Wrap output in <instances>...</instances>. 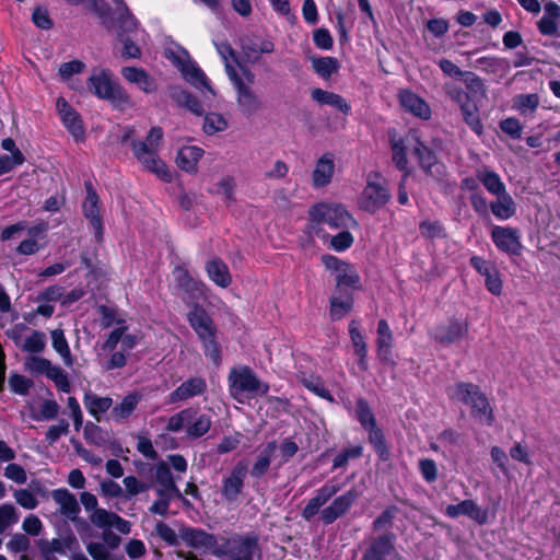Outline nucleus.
<instances>
[{"label": "nucleus", "instance_id": "393cba45", "mask_svg": "<svg viewBox=\"0 0 560 560\" xmlns=\"http://www.w3.org/2000/svg\"><path fill=\"white\" fill-rule=\"evenodd\" d=\"M207 390L206 380L200 376H192L183 382L168 396V402L176 404L195 396H200Z\"/></svg>", "mask_w": 560, "mask_h": 560}, {"label": "nucleus", "instance_id": "4468645a", "mask_svg": "<svg viewBox=\"0 0 560 560\" xmlns=\"http://www.w3.org/2000/svg\"><path fill=\"white\" fill-rule=\"evenodd\" d=\"M132 151L137 160L144 165V167L156 174L162 180L170 183L172 174L166 164L158 156L156 150L149 148L147 142H131Z\"/></svg>", "mask_w": 560, "mask_h": 560}, {"label": "nucleus", "instance_id": "6e6552de", "mask_svg": "<svg viewBox=\"0 0 560 560\" xmlns=\"http://www.w3.org/2000/svg\"><path fill=\"white\" fill-rule=\"evenodd\" d=\"M310 219L315 224H327L330 229L357 228L358 222L345 206L319 202L308 210Z\"/></svg>", "mask_w": 560, "mask_h": 560}, {"label": "nucleus", "instance_id": "6ab92c4d", "mask_svg": "<svg viewBox=\"0 0 560 560\" xmlns=\"http://www.w3.org/2000/svg\"><path fill=\"white\" fill-rule=\"evenodd\" d=\"M491 238L500 252L510 256L521 255L522 244L516 229L494 225L491 231Z\"/></svg>", "mask_w": 560, "mask_h": 560}, {"label": "nucleus", "instance_id": "a18cd8bd", "mask_svg": "<svg viewBox=\"0 0 560 560\" xmlns=\"http://www.w3.org/2000/svg\"><path fill=\"white\" fill-rule=\"evenodd\" d=\"M37 546L45 560H57L54 553H66L63 544L59 538H54L50 541L47 539H39L37 541Z\"/></svg>", "mask_w": 560, "mask_h": 560}, {"label": "nucleus", "instance_id": "423d86ee", "mask_svg": "<svg viewBox=\"0 0 560 560\" xmlns=\"http://www.w3.org/2000/svg\"><path fill=\"white\" fill-rule=\"evenodd\" d=\"M86 86L97 98L109 101L116 107H125L131 103L125 89L113 80L109 69L93 72L86 81Z\"/></svg>", "mask_w": 560, "mask_h": 560}, {"label": "nucleus", "instance_id": "9b49d317", "mask_svg": "<svg viewBox=\"0 0 560 560\" xmlns=\"http://www.w3.org/2000/svg\"><path fill=\"white\" fill-rule=\"evenodd\" d=\"M173 277L176 287L187 295L188 301L186 304L188 306L206 300V284L201 280L194 278L185 264L175 266Z\"/></svg>", "mask_w": 560, "mask_h": 560}, {"label": "nucleus", "instance_id": "bb28decb", "mask_svg": "<svg viewBox=\"0 0 560 560\" xmlns=\"http://www.w3.org/2000/svg\"><path fill=\"white\" fill-rule=\"evenodd\" d=\"M334 172V155L329 152H326L316 162L312 174L313 186L316 188L327 186L331 182Z\"/></svg>", "mask_w": 560, "mask_h": 560}, {"label": "nucleus", "instance_id": "473e14b6", "mask_svg": "<svg viewBox=\"0 0 560 560\" xmlns=\"http://www.w3.org/2000/svg\"><path fill=\"white\" fill-rule=\"evenodd\" d=\"M83 404L88 412L96 420L101 421L102 415L110 409L113 399L108 396L101 397L89 390L84 394Z\"/></svg>", "mask_w": 560, "mask_h": 560}, {"label": "nucleus", "instance_id": "dca6fc26", "mask_svg": "<svg viewBox=\"0 0 560 560\" xmlns=\"http://www.w3.org/2000/svg\"><path fill=\"white\" fill-rule=\"evenodd\" d=\"M358 498L359 492L353 488L336 497L328 506L320 511V521L325 525L335 523L348 513Z\"/></svg>", "mask_w": 560, "mask_h": 560}, {"label": "nucleus", "instance_id": "774afa93", "mask_svg": "<svg viewBox=\"0 0 560 560\" xmlns=\"http://www.w3.org/2000/svg\"><path fill=\"white\" fill-rule=\"evenodd\" d=\"M115 517H117V514L114 512H108L105 509H96L91 520L92 523L100 528H110Z\"/></svg>", "mask_w": 560, "mask_h": 560}, {"label": "nucleus", "instance_id": "412c9836", "mask_svg": "<svg viewBox=\"0 0 560 560\" xmlns=\"http://www.w3.org/2000/svg\"><path fill=\"white\" fill-rule=\"evenodd\" d=\"M340 486L338 483L326 482L315 492V495L308 500L306 505L303 508L301 515L310 522L317 513L320 508L326 504L338 491Z\"/></svg>", "mask_w": 560, "mask_h": 560}, {"label": "nucleus", "instance_id": "ea45409f", "mask_svg": "<svg viewBox=\"0 0 560 560\" xmlns=\"http://www.w3.org/2000/svg\"><path fill=\"white\" fill-rule=\"evenodd\" d=\"M197 413L198 409L194 407H188L180 410L179 412L170 417L165 428L166 431L179 432L184 427L187 428V425L195 419Z\"/></svg>", "mask_w": 560, "mask_h": 560}, {"label": "nucleus", "instance_id": "ddd939ff", "mask_svg": "<svg viewBox=\"0 0 560 560\" xmlns=\"http://www.w3.org/2000/svg\"><path fill=\"white\" fill-rule=\"evenodd\" d=\"M468 322L453 316L445 324L435 326L430 331V337L440 345L448 346L463 340L468 335Z\"/></svg>", "mask_w": 560, "mask_h": 560}, {"label": "nucleus", "instance_id": "49530a36", "mask_svg": "<svg viewBox=\"0 0 560 560\" xmlns=\"http://www.w3.org/2000/svg\"><path fill=\"white\" fill-rule=\"evenodd\" d=\"M363 455V446L354 445L348 448H343L332 459V469L347 467L350 459L359 458Z\"/></svg>", "mask_w": 560, "mask_h": 560}, {"label": "nucleus", "instance_id": "680f3d73", "mask_svg": "<svg viewBox=\"0 0 560 560\" xmlns=\"http://www.w3.org/2000/svg\"><path fill=\"white\" fill-rule=\"evenodd\" d=\"M122 483L126 487L127 494L125 497L127 498L138 495L150 488L148 483L140 481L132 475L125 477Z\"/></svg>", "mask_w": 560, "mask_h": 560}, {"label": "nucleus", "instance_id": "4c0bfd02", "mask_svg": "<svg viewBox=\"0 0 560 560\" xmlns=\"http://www.w3.org/2000/svg\"><path fill=\"white\" fill-rule=\"evenodd\" d=\"M389 144L393 163L399 171L408 175L407 149L404 139L396 138L395 133H389Z\"/></svg>", "mask_w": 560, "mask_h": 560}, {"label": "nucleus", "instance_id": "4d7b16f0", "mask_svg": "<svg viewBox=\"0 0 560 560\" xmlns=\"http://www.w3.org/2000/svg\"><path fill=\"white\" fill-rule=\"evenodd\" d=\"M353 242V235L348 231V229H343L341 232L331 237L330 246L334 250L340 253L350 248Z\"/></svg>", "mask_w": 560, "mask_h": 560}, {"label": "nucleus", "instance_id": "72a5a7b5", "mask_svg": "<svg viewBox=\"0 0 560 560\" xmlns=\"http://www.w3.org/2000/svg\"><path fill=\"white\" fill-rule=\"evenodd\" d=\"M489 208L492 214L502 221L512 218L516 212V205L508 192L497 196V200L491 201Z\"/></svg>", "mask_w": 560, "mask_h": 560}, {"label": "nucleus", "instance_id": "c85d7f7f", "mask_svg": "<svg viewBox=\"0 0 560 560\" xmlns=\"http://www.w3.org/2000/svg\"><path fill=\"white\" fill-rule=\"evenodd\" d=\"M311 96L313 101L317 102L320 105H329L343 115L348 116L351 114V106L341 95L336 94L334 92L325 91L320 88H316L312 90Z\"/></svg>", "mask_w": 560, "mask_h": 560}, {"label": "nucleus", "instance_id": "5701e85b", "mask_svg": "<svg viewBox=\"0 0 560 560\" xmlns=\"http://www.w3.org/2000/svg\"><path fill=\"white\" fill-rule=\"evenodd\" d=\"M396 534L393 532H384L370 541V546L364 555L372 560H386L388 556L395 552Z\"/></svg>", "mask_w": 560, "mask_h": 560}, {"label": "nucleus", "instance_id": "f257e3e1", "mask_svg": "<svg viewBox=\"0 0 560 560\" xmlns=\"http://www.w3.org/2000/svg\"><path fill=\"white\" fill-rule=\"evenodd\" d=\"M463 81L466 89L452 86L447 90V95L459 106L464 122L480 137L483 133V125L480 119L478 103L486 97L485 84L471 71H465Z\"/></svg>", "mask_w": 560, "mask_h": 560}, {"label": "nucleus", "instance_id": "09e8293b", "mask_svg": "<svg viewBox=\"0 0 560 560\" xmlns=\"http://www.w3.org/2000/svg\"><path fill=\"white\" fill-rule=\"evenodd\" d=\"M52 348L59 353L66 363H71V351L62 329L51 331Z\"/></svg>", "mask_w": 560, "mask_h": 560}, {"label": "nucleus", "instance_id": "f03ea898", "mask_svg": "<svg viewBox=\"0 0 560 560\" xmlns=\"http://www.w3.org/2000/svg\"><path fill=\"white\" fill-rule=\"evenodd\" d=\"M187 322L201 342L205 357L215 366L222 363V346L218 340V327L207 310L195 303L189 306Z\"/></svg>", "mask_w": 560, "mask_h": 560}, {"label": "nucleus", "instance_id": "37998d69", "mask_svg": "<svg viewBox=\"0 0 560 560\" xmlns=\"http://www.w3.org/2000/svg\"><path fill=\"white\" fill-rule=\"evenodd\" d=\"M83 434L89 443L98 447L106 444L108 438V432L92 421L85 423Z\"/></svg>", "mask_w": 560, "mask_h": 560}, {"label": "nucleus", "instance_id": "603ef678", "mask_svg": "<svg viewBox=\"0 0 560 560\" xmlns=\"http://www.w3.org/2000/svg\"><path fill=\"white\" fill-rule=\"evenodd\" d=\"M46 376L51 380L57 388L62 393H70L71 385L67 374L60 366L50 365Z\"/></svg>", "mask_w": 560, "mask_h": 560}, {"label": "nucleus", "instance_id": "0e129e2a", "mask_svg": "<svg viewBox=\"0 0 560 560\" xmlns=\"http://www.w3.org/2000/svg\"><path fill=\"white\" fill-rule=\"evenodd\" d=\"M314 45L323 50H330L334 46V39L327 28H317L313 32Z\"/></svg>", "mask_w": 560, "mask_h": 560}, {"label": "nucleus", "instance_id": "a211bd4d", "mask_svg": "<svg viewBox=\"0 0 560 560\" xmlns=\"http://www.w3.org/2000/svg\"><path fill=\"white\" fill-rule=\"evenodd\" d=\"M86 196L82 203L84 217L90 221L97 241L103 238V221L100 214V198L90 180L84 183Z\"/></svg>", "mask_w": 560, "mask_h": 560}, {"label": "nucleus", "instance_id": "2f4dec72", "mask_svg": "<svg viewBox=\"0 0 560 560\" xmlns=\"http://www.w3.org/2000/svg\"><path fill=\"white\" fill-rule=\"evenodd\" d=\"M276 450V441H270L264 446L249 470L252 478L260 479L268 472Z\"/></svg>", "mask_w": 560, "mask_h": 560}, {"label": "nucleus", "instance_id": "f3484780", "mask_svg": "<svg viewBox=\"0 0 560 560\" xmlns=\"http://www.w3.org/2000/svg\"><path fill=\"white\" fill-rule=\"evenodd\" d=\"M444 513L450 518H457L465 515L478 525L488 524L490 518L489 509L479 506L476 501L471 499L463 500L457 504L447 505Z\"/></svg>", "mask_w": 560, "mask_h": 560}, {"label": "nucleus", "instance_id": "79ce46f5", "mask_svg": "<svg viewBox=\"0 0 560 560\" xmlns=\"http://www.w3.org/2000/svg\"><path fill=\"white\" fill-rule=\"evenodd\" d=\"M399 509L397 505L392 504L386 506L380 515L372 522L373 532H389L388 529L393 526V522L398 513Z\"/></svg>", "mask_w": 560, "mask_h": 560}, {"label": "nucleus", "instance_id": "4be33fe9", "mask_svg": "<svg viewBox=\"0 0 560 560\" xmlns=\"http://www.w3.org/2000/svg\"><path fill=\"white\" fill-rule=\"evenodd\" d=\"M398 101L404 110L423 120L431 118L432 112L429 104L411 90L404 89L398 93Z\"/></svg>", "mask_w": 560, "mask_h": 560}, {"label": "nucleus", "instance_id": "f704fd0d", "mask_svg": "<svg viewBox=\"0 0 560 560\" xmlns=\"http://www.w3.org/2000/svg\"><path fill=\"white\" fill-rule=\"evenodd\" d=\"M413 155L418 159L420 167L427 174H431L432 167L438 164V156L435 152L425 145L419 138L416 139Z\"/></svg>", "mask_w": 560, "mask_h": 560}, {"label": "nucleus", "instance_id": "6e6d98bb", "mask_svg": "<svg viewBox=\"0 0 560 560\" xmlns=\"http://www.w3.org/2000/svg\"><path fill=\"white\" fill-rule=\"evenodd\" d=\"M19 521L15 508L11 503L0 505V534H2L10 525Z\"/></svg>", "mask_w": 560, "mask_h": 560}, {"label": "nucleus", "instance_id": "864d4df0", "mask_svg": "<svg viewBox=\"0 0 560 560\" xmlns=\"http://www.w3.org/2000/svg\"><path fill=\"white\" fill-rule=\"evenodd\" d=\"M9 385L14 394L25 396L34 385L33 381L21 374H12L9 378Z\"/></svg>", "mask_w": 560, "mask_h": 560}, {"label": "nucleus", "instance_id": "58836bf2", "mask_svg": "<svg viewBox=\"0 0 560 560\" xmlns=\"http://www.w3.org/2000/svg\"><path fill=\"white\" fill-rule=\"evenodd\" d=\"M313 70L323 79L327 80L340 69V63L336 57H314L312 59Z\"/></svg>", "mask_w": 560, "mask_h": 560}, {"label": "nucleus", "instance_id": "9d476101", "mask_svg": "<svg viewBox=\"0 0 560 560\" xmlns=\"http://www.w3.org/2000/svg\"><path fill=\"white\" fill-rule=\"evenodd\" d=\"M372 178L381 179L382 175L378 172L368 175L366 185L359 198V207L361 210L374 214L388 203L392 195L385 185Z\"/></svg>", "mask_w": 560, "mask_h": 560}, {"label": "nucleus", "instance_id": "c756f323", "mask_svg": "<svg viewBox=\"0 0 560 560\" xmlns=\"http://www.w3.org/2000/svg\"><path fill=\"white\" fill-rule=\"evenodd\" d=\"M52 499L60 506V513L70 520H74L81 509L73 493L67 488L55 489L51 493Z\"/></svg>", "mask_w": 560, "mask_h": 560}, {"label": "nucleus", "instance_id": "052dcab7", "mask_svg": "<svg viewBox=\"0 0 560 560\" xmlns=\"http://www.w3.org/2000/svg\"><path fill=\"white\" fill-rule=\"evenodd\" d=\"M34 25L40 30L48 31L52 28L54 23L49 16L48 10L44 7H36L32 13Z\"/></svg>", "mask_w": 560, "mask_h": 560}, {"label": "nucleus", "instance_id": "5fc2aeb1", "mask_svg": "<svg viewBox=\"0 0 560 560\" xmlns=\"http://www.w3.org/2000/svg\"><path fill=\"white\" fill-rule=\"evenodd\" d=\"M46 336L43 331L34 330L24 342V350L30 353H39L45 349Z\"/></svg>", "mask_w": 560, "mask_h": 560}, {"label": "nucleus", "instance_id": "a878e982", "mask_svg": "<svg viewBox=\"0 0 560 560\" xmlns=\"http://www.w3.org/2000/svg\"><path fill=\"white\" fill-rule=\"evenodd\" d=\"M354 306L352 292H336L329 298V317L332 322L342 319Z\"/></svg>", "mask_w": 560, "mask_h": 560}, {"label": "nucleus", "instance_id": "c03bdc74", "mask_svg": "<svg viewBox=\"0 0 560 560\" xmlns=\"http://www.w3.org/2000/svg\"><path fill=\"white\" fill-rule=\"evenodd\" d=\"M420 234L429 240L445 238L447 236L446 230L443 223L439 220L429 221L423 220L419 223Z\"/></svg>", "mask_w": 560, "mask_h": 560}, {"label": "nucleus", "instance_id": "0eeeda50", "mask_svg": "<svg viewBox=\"0 0 560 560\" xmlns=\"http://www.w3.org/2000/svg\"><path fill=\"white\" fill-rule=\"evenodd\" d=\"M221 544L212 550V555L222 558L229 557L232 560H253L258 549V536L256 534L241 535L232 534L229 537H221Z\"/></svg>", "mask_w": 560, "mask_h": 560}, {"label": "nucleus", "instance_id": "bf43d9fd", "mask_svg": "<svg viewBox=\"0 0 560 560\" xmlns=\"http://www.w3.org/2000/svg\"><path fill=\"white\" fill-rule=\"evenodd\" d=\"M419 470L428 483H433L438 479V466L432 458H422L419 460Z\"/></svg>", "mask_w": 560, "mask_h": 560}, {"label": "nucleus", "instance_id": "2eb2a0df", "mask_svg": "<svg viewBox=\"0 0 560 560\" xmlns=\"http://www.w3.org/2000/svg\"><path fill=\"white\" fill-rule=\"evenodd\" d=\"M226 73L233 80L234 86L237 92V104L242 112L247 115H253L262 106L261 101L255 92L240 78L235 69L231 65H226Z\"/></svg>", "mask_w": 560, "mask_h": 560}, {"label": "nucleus", "instance_id": "a19ab883", "mask_svg": "<svg viewBox=\"0 0 560 560\" xmlns=\"http://www.w3.org/2000/svg\"><path fill=\"white\" fill-rule=\"evenodd\" d=\"M211 418L207 413H197L195 419L187 425L186 433L190 439H199L207 434L211 428Z\"/></svg>", "mask_w": 560, "mask_h": 560}, {"label": "nucleus", "instance_id": "f8f14e48", "mask_svg": "<svg viewBox=\"0 0 560 560\" xmlns=\"http://www.w3.org/2000/svg\"><path fill=\"white\" fill-rule=\"evenodd\" d=\"M247 474V462L245 459H240L231 468L229 475L222 478L220 493L225 502L234 503L238 500L245 488Z\"/></svg>", "mask_w": 560, "mask_h": 560}, {"label": "nucleus", "instance_id": "1a4fd4ad", "mask_svg": "<svg viewBox=\"0 0 560 560\" xmlns=\"http://www.w3.org/2000/svg\"><path fill=\"white\" fill-rule=\"evenodd\" d=\"M322 262L328 270L336 272V292H352L362 290L361 277L354 265L334 255L325 254Z\"/></svg>", "mask_w": 560, "mask_h": 560}, {"label": "nucleus", "instance_id": "13d9d810", "mask_svg": "<svg viewBox=\"0 0 560 560\" xmlns=\"http://www.w3.org/2000/svg\"><path fill=\"white\" fill-rule=\"evenodd\" d=\"M69 433V423L66 419H60L58 424L50 425L45 434V441L54 445L61 435Z\"/></svg>", "mask_w": 560, "mask_h": 560}, {"label": "nucleus", "instance_id": "7c9ffc66", "mask_svg": "<svg viewBox=\"0 0 560 560\" xmlns=\"http://www.w3.org/2000/svg\"><path fill=\"white\" fill-rule=\"evenodd\" d=\"M205 151L197 145H187L178 150L176 156L177 166L189 174L197 172V164L202 158Z\"/></svg>", "mask_w": 560, "mask_h": 560}, {"label": "nucleus", "instance_id": "39448f33", "mask_svg": "<svg viewBox=\"0 0 560 560\" xmlns=\"http://www.w3.org/2000/svg\"><path fill=\"white\" fill-rule=\"evenodd\" d=\"M355 419L368 433V442L377 455L378 460L388 462L390 459L389 444L385 438L384 431L377 425L376 417L371 409L369 401L359 397L355 401Z\"/></svg>", "mask_w": 560, "mask_h": 560}, {"label": "nucleus", "instance_id": "c9c22d12", "mask_svg": "<svg viewBox=\"0 0 560 560\" xmlns=\"http://www.w3.org/2000/svg\"><path fill=\"white\" fill-rule=\"evenodd\" d=\"M477 179L492 195L499 196L506 192L505 185L498 173L483 168L477 172Z\"/></svg>", "mask_w": 560, "mask_h": 560}, {"label": "nucleus", "instance_id": "3c124183", "mask_svg": "<svg viewBox=\"0 0 560 560\" xmlns=\"http://www.w3.org/2000/svg\"><path fill=\"white\" fill-rule=\"evenodd\" d=\"M303 385L310 392L314 393L316 396L326 399L328 401H334V397L328 388L325 387L323 380L319 376H311L307 380L303 381Z\"/></svg>", "mask_w": 560, "mask_h": 560}, {"label": "nucleus", "instance_id": "7ed1b4c3", "mask_svg": "<svg viewBox=\"0 0 560 560\" xmlns=\"http://www.w3.org/2000/svg\"><path fill=\"white\" fill-rule=\"evenodd\" d=\"M229 395L237 402L243 404L244 397L253 398L266 396L270 386L261 382L254 370L248 365L234 366L228 374Z\"/></svg>", "mask_w": 560, "mask_h": 560}, {"label": "nucleus", "instance_id": "e433bc0d", "mask_svg": "<svg viewBox=\"0 0 560 560\" xmlns=\"http://www.w3.org/2000/svg\"><path fill=\"white\" fill-rule=\"evenodd\" d=\"M141 395L138 393L128 394L122 400L112 409V417L115 421L119 422L129 418L136 410Z\"/></svg>", "mask_w": 560, "mask_h": 560}, {"label": "nucleus", "instance_id": "69168bd1", "mask_svg": "<svg viewBox=\"0 0 560 560\" xmlns=\"http://www.w3.org/2000/svg\"><path fill=\"white\" fill-rule=\"evenodd\" d=\"M85 69V63L81 60H71L63 62L59 67V75L62 80H69L72 75L81 73Z\"/></svg>", "mask_w": 560, "mask_h": 560}, {"label": "nucleus", "instance_id": "b1692460", "mask_svg": "<svg viewBox=\"0 0 560 560\" xmlns=\"http://www.w3.org/2000/svg\"><path fill=\"white\" fill-rule=\"evenodd\" d=\"M179 536L188 547L194 549L206 548L212 551L218 545L217 537L201 528L183 527Z\"/></svg>", "mask_w": 560, "mask_h": 560}, {"label": "nucleus", "instance_id": "aec40b11", "mask_svg": "<svg viewBox=\"0 0 560 560\" xmlns=\"http://www.w3.org/2000/svg\"><path fill=\"white\" fill-rule=\"evenodd\" d=\"M56 105L61 122L68 132L74 138L75 142L83 141L85 130L81 115L63 97H59Z\"/></svg>", "mask_w": 560, "mask_h": 560}, {"label": "nucleus", "instance_id": "e2e57ef3", "mask_svg": "<svg viewBox=\"0 0 560 560\" xmlns=\"http://www.w3.org/2000/svg\"><path fill=\"white\" fill-rule=\"evenodd\" d=\"M156 535L168 546L175 547L179 544L175 530L164 522H158L155 525Z\"/></svg>", "mask_w": 560, "mask_h": 560}, {"label": "nucleus", "instance_id": "8fccbe9b", "mask_svg": "<svg viewBox=\"0 0 560 560\" xmlns=\"http://www.w3.org/2000/svg\"><path fill=\"white\" fill-rule=\"evenodd\" d=\"M235 188L236 183L234 177L228 175L220 179V182L218 183V189L210 190V192L215 195H223L225 202L228 205H231L235 202Z\"/></svg>", "mask_w": 560, "mask_h": 560}, {"label": "nucleus", "instance_id": "338daca9", "mask_svg": "<svg viewBox=\"0 0 560 560\" xmlns=\"http://www.w3.org/2000/svg\"><path fill=\"white\" fill-rule=\"evenodd\" d=\"M155 480L159 486H170L174 482V477L167 462L161 460L155 466Z\"/></svg>", "mask_w": 560, "mask_h": 560}, {"label": "nucleus", "instance_id": "cd10ccee", "mask_svg": "<svg viewBox=\"0 0 560 560\" xmlns=\"http://www.w3.org/2000/svg\"><path fill=\"white\" fill-rule=\"evenodd\" d=\"M205 270L209 279L220 288L225 289L232 283L229 267L220 257L208 260Z\"/></svg>", "mask_w": 560, "mask_h": 560}, {"label": "nucleus", "instance_id": "20e7f679", "mask_svg": "<svg viewBox=\"0 0 560 560\" xmlns=\"http://www.w3.org/2000/svg\"><path fill=\"white\" fill-rule=\"evenodd\" d=\"M448 397L470 407L471 417L481 423L491 425L494 416L487 396L474 383L457 382L448 389Z\"/></svg>", "mask_w": 560, "mask_h": 560}, {"label": "nucleus", "instance_id": "de8ad7c7", "mask_svg": "<svg viewBox=\"0 0 560 560\" xmlns=\"http://www.w3.org/2000/svg\"><path fill=\"white\" fill-rule=\"evenodd\" d=\"M228 128L226 119L218 113H208L203 120V131L209 135H215L217 132L223 131Z\"/></svg>", "mask_w": 560, "mask_h": 560}]
</instances>
